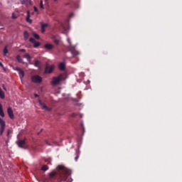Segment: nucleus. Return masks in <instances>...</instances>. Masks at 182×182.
Returning <instances> with one entry per match:
<instances>
[{"label": "nucleus", "mask_w": 182, "mask_h": 182, "mask_svg": "<svg viewBox=\"0 0 182 182\" xmlns=\"http://www.w3.org/2000/svg\"><path fill=\"white\" fill-rule=\"evenodd\" d=\"M72 171L63 165H58L57 166V172H51L49 173L48 178L43 179L44 182H53V178L58 177V182H72L73 180L70 178Z\"/></svg>", "instance_id": "f257e3e1"}, {"label": "nucleus", "mask_w": 182, "mask_h": 182, "mask_svg": "<svg viewBox=\"0 0 182 182\" xmlns=\"http://www.w3.org/2000/svg\"><path fill=\"white\" fill-rule=\"evenodd\" d=\"M63 80V75L60 74L58 77H53L51 82L52 85H56L60 83V81Z\"/></svg>", "instance_id": "f03ea898"}, {"label": "nucleus", "mask_w": 182, "mask_h": 182, "mask_svg": "<svg viewBox=\"0 0 182 182\" xmlns=\"http://www.w3.org/2000/svg\"><path fill=\"white\" fill-rule=\"evenodd\" d=\"M17 146L20 147V149H24L26 150L28 149V144H26V141L25 139H20L17 141Z\"/></svg>", "instance_id": "7ed1b4c3"}, {"label": "nucleus", "mask_w": 182, "mask_h": 182, "mask_svg": "<svg viewBox=\"0 0 182 182\" xmlns=\"http://www.w3.org/2000/svg\"><path fill=\"white\" fill-rule=\"evenodd\" d=\"M6 127V124L5 121L0 117V136H4V132H5V128Z\"/></svg>", "instance_id": "20e7f679"}, {"label": "nucleus", "mask_w": 182, "mask_h": 182, "mask_svg": "<svg viewBox=\"0 0 182 182\" xmlns=\"http://www.w3.org/2000/svg\"><path fill=\"white\" fill-rule=\"evenodd\" d=\"M31 80L33 83H41L42 82V77L39 75H33L31 77Z\"/></svg>", "instance_id": "39448f33"}, {"label": "nucleus", "mask_w": 182, "mask_h": 182, "mask_svg": "<svg viewBox=\"0 0 182 182\" xmlns=\"http://www.w3.org/2000/svg\"><path fill=\"white\" fill-rule=\"evenodd\" d=\"M38 103H39L40 106L41 107V109H43V110H46L47 112H50L51 109L48 107V106H46V104H45V102H42V100H39Z\"/></svg>", "instance_id": "423d86ee"}, {"label": "nucleus", "mask_w": 182, "mask_h": 182, "mask_svg": "<svg viewBox=\"0 0 182 182\" xmlns=\"http://www.w3.org/2000/svg\"><path fill=\"white\" fill-rule=\"evenodd\" d=\"M53 69H55V65H47L46 66L45 73H52L53 72Z\"/></svg>", "instance_id": "0eeeda50"}, {"label": "nucleus", "mask_w": 182, "mask_h": 182, "mask_svg": "<svg viewBox=\"0 0 182 182\" xmlns=\"http://www.w3.org/2000/svg\"><path fill=\"white\" fill-rule=\"evenodd\" d=\"M29 41L31 43H33V48H38V46H41V43L36 41V40H35V38H30Z\"/></svg>", "instance_id": "6e6552de"}, {"label": "nucleus", "mask_w": 182, "mask_h": 182, "mask_svg": "<svg viewBox=\"0 0 182 182\" xmlns=\"http://www.w3.org/2000/svg\"><path fill=\"white\" fill-rule=\"evenodd\" d=\"M7 113L9 114V117L10 119H14L15 116L14 115V111L12 110V108L8 107L7 108Z\"/></svg>", "instance_id": "1a4fd4ad"}, {"label": "nucleus", "mask_w": 182, "mask_h": 182, "mask_svg": "<svg viewBox=\"0 0 182 182\" xmlns=\"http://www.w3.org/2000/svg\"><path fill=\"white\" fill-rule=\"evenodd\" d=\"M22 5H26V6H29L32 5V1L31 0H20Z\"/></svg>", "instance_id": "9d476101"}, {"label": "nucleus", "mask_w": 182, "mask_h": 182, "mask_svg": "<svg viewBox=\"0 0 182 182\" xmlns=\"http://www.w3.org/2000/svg\"><path fill=\"white\" fill-rule=\"evenodd\" d=\"M16 70L18 72L21 79H22V77H23V76H25V73L19 68H17Z\"/></svg>", "instance_id": "9b49d317"}, {"label": "nucleus", "mask_w": 182, "mask_h": 182, "mask_svg": "<svg viewBox=\"0 0 182 182\" xmlns=\"http://www.w3.org/2000/svg\"><path fill=\"white\" fill-rule=\"evenodd\" d=\"M48 26V23H41V33H45V31Z\"/></svg>", "instance_id": "f8f14e48"}, {"label": "nucleus", "mask_w": 182, "mask_h": 182, "mask_svg": "<svg viewBox=\"0 0 182 182\" xmlns=\"http://www.w3.org/2000/svg\"><path fill=\"white\" fill-rule=\"evenodd\" d=\"M58 69L60 70H65V69H66V65L65 64V63H60L58 65Z\"/></svg>", "instance_id": "ddd939ff"}, {"label": "nucleus", "mask_w": 182, "mask_h": 182, "mask_svg": "<svg viewBox=\"0 0 182 182\" xmlns=\"http://www.w3.org/2000/svg\"><path fill=\"white\" fill-rule=\"evenodd\" d=\"M26 21L28 23H32V20L31 19V14L29 13V11H27V16Z\"/></svg>", "instance_id": "4468645a"}, {"label": "nucleus", "mask_w": 182, "mask_h": 182, "mask_svg": "<svg viewBox=\"0 0 182 182\" xmlns=\"http://www.w3.org/2000/svg\"><path fill=\"white\" fill-rule=\"evenodd\" d=\"M45 49H48V50H51V49H53V45L47 43L44 45Z\"/></svg>", "instance_id": "2eb2a0df"}, {"label": "nucleus", "mask_w": 182, "mask_h": 182, "mask_svg": "<svg viewBox=\"0 0 182 182\" xmlns=\"http://www.w3.org/2000/svg\"><path fill=\"white\" fill-rule=\"evenodd\" d=\"M23 58L27 59L28 62H31V60L32 59V58H31V55L28 53L24 54Z\"/></svg>", "instance_id": "dca6fc26"}, {"label": "nucleus", "mask_w": 182, "mask_h": 182, "mask_svg": "<svg viewBox=\"0 0 182 182\" xmlns=\"http://www.w3.org/2000/svg\"><path fill=\"white\" fill-rule=\"evenodd\" d=\"M34 65L35 66H36V68H41V65H42V63H41L40 60H36L34 61Z\"/></svg>", "instance_id": "f3484780"}, {"label": "nucleus", "mask_w": 182, "mask_h": 182, "mask_svg": "<svg viewBox=\"0 0 182 182\" xmlns=\"http://www.w3.org/2000/svg\"><path fill=\"white\" fill-rule=\"evenodd\" d=\"M0 116H1V117H5V114L4 113L1 104H0Z\"/></svg>", "instance_id": "a211bd4d"}, {"label": "nucleus", "mask_w": 182, "mask_h": 182, "mask_svg": "<svg viewBox=\"0 0 182 182\" xmlns=\"http://www.w3.org/2000/svg\"><path fill=\"white\" fill-rule=\"evenodd\" d=\"M0 98L5 99V93L2 91V89L0 87Z\"/></svg>", "instance_id": "6ab92c4d"}, {"label": "nucleus", "mask_w": 182, "mask_h": 182, "mask_svg": "<svg viewBox=\"0 0 182 182\" xmlns=\"http://www.w3.org/2000/svg\"><path fill=\"white\" fill-rule=\"evenodd\" d=\"M76 156L75 157V161H77V160L79 159V156H80V151H76Z\"/></svg>", "instance_id": "aec40b11"}, {"label": "nucleus", "mask_w": 182, "mask_h": 182, "mask_svg": "<svg viewBox=\"0 0 182 182\" xmlns=\"http://www.w3.org/2000/svg\"><path fill=\"white\" fill-rule=\"evenodd\" d=\"M41 170H43V171H46L49 170V167L47 165H43L41 168Z\"/></svg>", "instance_id": "412c9836"}, {"label": "nucleus", "mask_w": 182, "mask_h": 182, "mask_svg": "<svg viewBox=\"0 0 182 182\" xmlns=\"http://www.w3.org/2000/svg\"><path fill=\"white\" fill-rule=\"evenodd\" d=\"M16 59L19 63H22V58H21V55H17Z\"/></svg>", "instance_id": "4be33fe9"}, {"label": "nucleus", "mask_w": 182, "mask_h": 182, "mask_svg": "<svg viewBox=\"0 0 182 182\" xmlns=\"http://www.w3.org/2000/svg\"><path fill=\"white\" fill-rule=\"evenodd\" d=\"M40 8L41 9H44V7H43V1H40Z\"/></svg>", "instance_id": "5701e85b"}, {"label": "nucleus", "mask_w": 182, "mask_h": 182, "mask_svg": "<svg viewBox=\"0 0 182 182\" xmlns=\"http://www.w3.org/2000/svg\"><path fill=\"white\" fill-rule=\"evenodd\" d=\"M4 55H6V53H8V48L6 46L4 48Z\"/></svg>", "instance_id": "b1692460"}, {"label": "nucleus", "mask_w": 182, "mask_h": 182, "mask_svg": "<svg viewBox=\"0 0 182 182\" xmlns=\"http://www.w3.org/2000/svg\"><path fill=\"white\" fill-rule=\"evenodd\" d=\"M18 18V16H16V14H15V13L12 14V19H16Z\"/></svg>", "instance_id": "393cba45"}, {"label": "nucleus", "mask_w": 182, "mask_h": 182, "mask_svg": "<svg viewBox=\"0 0 182 182\" xmlns=\"http://www.w3.org/2000/svg\"><path fill=\"white\" fill-rule=\"evenodd\" d=\"M33 37H34L36 39H40L39 35H38V34H36V33H33Z\"/></svg>", "instance_id": "a878e982"}, {"label": "nucleus", "mask_w": 182, "mask_h": 182, "mask_svg": "<svg viewBox=\"0 0 182 182\" xmlns=\"http://www.w3.org/2000/svg\"><path fill=\"white\" fill-rule=\"evenodd\" d=\"M11 132L12 131H11V129L7 130V134H6L7 137H9V135L11 134Z\"/></svg>", "instance_id": "bb28decb"}, {"label": "nucleus", "mask_w": 182, "mask_h": 182, "mask_svg": "<svg viewBox=\"0 0 182 182\" xmlns=\"http://www.w3.org/2000/svg\"><path fill=\"white\" fill-rule=\"evenodd\" d=\"M72 53L74 56L79 55V53L77 51H73Z\"/></svg>", "instance_id": "cd10ccee"}, {"label": "nucleus", "mask_w": 182, "mask_h": 182, "mask_svg": "<svg viewBox=\"0 0 182 182\" xmlns=\"http://www.w3.org/2000/svg\"><path fill=\"white\" fill-rule=\"evenodd\" d=\"M24 36H25V38H28L29 36V34L28 33V31L24 32Z\"/></svg>", "instance_id": "c85d7f7f"}, {"label": "nucleus", "mask_w": 182, "mask_h": 182, "mask_svg": "<svg viewBox=\"0 0 182 182\" xmlns=\"http://www.w3.org/2000/svg\"><path fill=\"white\" fill-rule=\"evenodd\" d=\"M33 9H34V12H38L39 11L37 6H34Z\"/></svg>", "instance_id": "c756f323"}, {"label": "nucleus", "mask_w": 182, "mask_h": 182, "mask_svg": "<svg viewBox=\"0 0 182 182\" xmlns=\"http://www.w3.org/2000/svg\"><path fill=\"white\" fill-rule=\"evenodd\" d=\"M0 67L2 68V69H4V70H5V67H4V64H2V63L0 62Z\"/></svg>", "instance_id": "7c9ffc66"}, {"label": "nucleus", "mask_w": 182, "mask_h": 182, "mask_svg": "<svg viewBox=\"0 0 182 182\" xmlns=\"http://www.w3.org/2000/svg\"><path fill=\"white\" fill-rule=\"evenodd\" d=\"M68 42L70 46H72V43L70 42V38H68Z\"/></svg>", "instance_id": "2f4dec72"}, {"label": "nucleus", "mask_w": 182, "mask_h": 182, "mask_svg": "<svg viewBox=\"0 0 182 182\" xmlns=\"http://www.w3.org/2000/svg\"><path fill=\"white\" fill-rule=\"evenodd\" d=\"M45 143L48 145V146H50V144H49V142L48 141V140L45 141Z\"/></svg>", "instance_id": "473e14b6"}, {"label": "nucleus", "mask_w": 182, "mask_h": 182, "mask_svg": "<svg viewBox=\"0 0 182 182\" xmlns=\"http://www.w3.org/2000/svg\"><path fill=\"white\" fill-rule=\"evenodd\" d=\"M20 52L25 53V52H26V50L25 49H21Z\"/></svg>", "instance_id": "72a5a7b5"}, {"label": "nucleus", "mask_w": 182, "mask_h": 182, "mask_svg": "<svg viewBox=\"0 0 182 182\" xmlns=\"http://www.w3.org/2000/svg\"><path fill=\"white\" fill-rule=\"evenodd\" d=\"M35 97H39V95L38 94L34 95Z\"/></svg>", "instance_id": "f704fd0d"}, {"label": "nucleus", "mask_w": 182, "mask_h": 182, "mask_svg": "<svg viewBox=\"0 0 182 182\" xmlns=\"http://www.w3.org/2000/svg\"><path fill=\"white\" fill-rule=\"evenodd\" d=\"M43 129H41V132H38L37 134L39 136L41 134V132H42Z\"/></svg>", "instance_id": "c9c22d12"}, {"label": "nucleus", "mask_w": 182, "mask_h": 182, "mask_svg": "<svg viewBox=\"0 0 182 182\" xmlns=\"http://www.w3.org/2000/svg\"><path fill=\"white\" fill-rule=\"evenodd\" d=\"M55 43H59V41L55 40Z\"/></svg>", "instance_id": "e433bc0d"}, {"label": "nucleus", "mask_w": 182, "mask_h": 182, "mask_svg": "<svg viewBox=\"0 0 182 182\" xmlns=\"http://www.w3.org/2000/svg\"><path fill=\"white\" fill-rule=\"evenodd\" d=\"M81 127H82V129L85 130V128L83 127V124H81Z\"/></svg>", "instance_id": "4c0bfd02"}, {"label": "nucleus", "mask_w": 182, "mask_h": 182, "mask_svg": "<svg viewBox=\"0 0 182 182\" xmlns=\"http://www.w3.org/2000/svg\"><path fill=\"white\" fill-rule=\"evenodd\" d=\"M3 88H4V90H6V88L5 87L4 85H3Z\"/></svg>", "instance_id": "58836bf2"}, {"label": "nucleus", "mask_w": 182, "mask_h": 182, "mask_svg": "<svg viewBox=\"0 0 182 182\" xmlns=\"http://www.w3.org/2000/svg\"><path fill=\"white\" fill-rule=\"evenodd\" d=\"M54 2H58V0H54Z\"/></svg>", "instance_id": "ea45409f"}]
</instances>
